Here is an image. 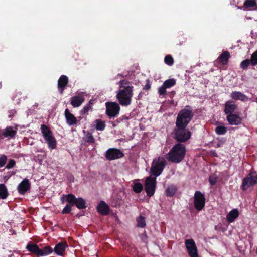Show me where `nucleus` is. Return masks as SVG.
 <instances>
[{
	"label": "nucleus",
	"mask_w": 257,
	"mask_h": 257,
	"mask_svg": "<svg viewBox=\"0 0 257 257\" xmlns=\"http://www.w3.org/2000/svg\"><path fill=\"white\" fill-rule=\"evenodd\" d=\"M185 153L186 149L185 145L178 143L168 153L166 158L169 162L179 163L184 159Z\"/></svg>",
	"instance_id": "f257e3e1"
},
{
	"label": "nucleus",
	"mask_w": 257,
	"mask_h": 257,
	"mask_svg": "<svg viewBox=\"0 0 257 257\" xmlns=\"http://www.w3.org/2000/svg\"><path fill=\"white\" fill-rule=\"evenodd\" d=\"M133 87L127 86L119 90L116 95V98L119 104L124 106L131 104L133 96Z\"/></svg>",
	"instance_id": "f03ea898"
},
{
	"label": "nucleus",
	"mask_w": 257,
	"mask_h": 257,
	"mask_svg": "<svg viewBox=\"0 0 257 257\" xmlns=\"http://www.w3.org/2000/svg\"><path fill=\"white\" fill-rule=\"evenodd\" d=\"M173 132V137L178 143H183L188 141L191 137V132L186 129V126L176 125Z\"/></svg>",
	"instance_id": "7ed1b4c3"
},
{
	"label": "nucleus",
	"mask_w": 257,
	"mask_h": 257,
	"mask_svg": "<svg viewBox=\"0 0 257 257\" xmlns=\"http://www.w3.org/2000/svg\"><path fill=\"white\" fill-rule=\"evenodd\" d=\"M193 116V114L191 109H188L185 108L181 110L176 118V125L187 127L192 120Z\"/></svg>",
	"instance_id": "20e7f679"
},
{
	"label": "nucleus",
	"mask_w": 257,
	"mask_h": 257,
	"mask_svg": "<svg viewBox=\"0 0 257 257\" xmlns=\"http://www.w3.org/2000/svg\"><path fill=\"white\" fill-rule=\"evenodd\" d=\"M66 198V201L70 203L71 205L76 206L79 209H85L86 206V202L84 199L82 197L76 198L72 193L67 195H63L61 199L63 202V199Z\"/></svg>",
	"instance_id": "39448f33"
},
{
	"label": "nucleus",
	"mask_w": 257,
	"mask_h": 257,
	"mask_svg": "<svg viewBox=\"0 0 257 257\" xmlns=\"http://www.w3.org/2000/svg\"><path fill=\"white\" fill-rule=\"evenodd\" d=\"M166 165V161L164 158H155L152 163L151 173L155 177L159 176L162 173Z\"/></svg>",
	"instance_id": "423d86ee"
},
{
	"label": "nucleus",
	"mask_w": 257,
	"mask_h": 257,
	"mask_svg": "<svg viewBox=\"0 0 257 257\" xmlns=\"http://www.w3.org/2000/svg\"><path fill=\"white\" fill-rule=\"evenodd\" d=\"M257 184V175L255 171L250 172L242 180L241 187L243 191H246L249 187Z\"/></svg>",
	"instance_id": "0eeeda50"
},
{
	"label": "nucleus",
	"mask_w": 257,
	"mask_h": 257,
	"mask_svg": "<svg viewBox=\"0 0 257 257\" xmlns=\"http://www.w3.org/2000/svg\"><path fill=\"white\" fill-rule=\"evenodd\" d=\"M106 114L109 117H116L120 111V107L115 102H106L105 103Z\"/></svg>",
	"instance_id": "6e6552de"
},
{
	"label": "nucleus",
	"mask_w": 257,
	"mask_h": 257,
	"mask_svg": "<svg viewBox=\"0 0 257 257\" xmlns=\"http://www.w3.org/2000/svg\"><path fill=\"white\" fill-rule=\"evenodd\" d=\"M156 183V177L149 176L146 178L145 183V190L148 196L150 197L154 194Z\"/></svg>",
	"instance_id": "1a4fd4ad"
},
{
	"label": "nucleus",
	"mask_w": 257,
	"mask_h": 257,
	"mask_svg": "<svg viewBox=\"0 0 257 257\" xmlns=\"http://www.w3.org/2000/svg\"><path fill=\"white\" fill-rule=\"evenodd\" d=\"M205 204V198L204 195L200 191H196L194 196V205L198 211L203 209Z\"/></svg>",
	"instance_id": "9d476101"
},
{
	"label": "nucleus",
	"mask_w": 257,
	"mask_h": 257,
	"mask_svg": "<svg viewBox=\"0 0 257 257\" xmlns=\"http://www.w3.org/2000/svg\"><path fill=\"white\" fill-rule=\"evenodd\" d=\"M124 155V153L120 149L111 148L106 151L105 156L107 160L111 161L122 158Z\"/></svg>",
	"instance_id": "9b49d317"
},
{
	"label": "nucleus",
	"mask_w": 257,
	"mask_h": 257,
	"mask_svg": "<svg viewBox=\"0 0 257 257\" xmlns=\"http://www.w3.org/2000/svg\"><path fill=\"white\" fill-rule=\"evenodd\" d=\"M185 244L190 257H198L197 246L193 239H186Z\"/></svg>",
	"instance_id": "f8f14e48"
},
{
	"label": "nucleus",
	"mask_w": 257,
	"mask_h": 257,
	"mask_svg": "<svg viewBox=\"0 0 257 257\" xmlns=\"http://www.w3.org/2000/svg\"><path fill=\"white\" fill-rule=\"evenodd\" d=\"M17 132V127L7 126L6 128L0 131V141L5 138H7L9 139L14 138Z\"/></svg>",
	"instance_id": "ddd939ff"
},
{
	"label": "nucleus",
	"mask_w": 257,
	"mask_h": 257,
	"mask_svg": "<svg viewBox=\"0 0 257 257\" xmlns=\"http://www.w3.org/2000/svg\"><path fill=\"white\" fill-rule=\"evenodd\" d=\"M30 182L29 179L25 178L18 185L17 191L20 195H24L30 191Z\"/></svg>",
	"instance_id": "4468645a"
},
{
	"label": "nucleus",
	"mask_w": 257,
	"mask_h": 257,
	"mask_svg": "<svg viewBox=\"0 0 257 257\" xmlns=\"http://www.w3.org/2000/svg\"><path fill=\"white\" fill-rule=\"evenodd\" d=\"M237 108V105L234 101L229 100L225 104L224 112L227 115L233 114Z\"/></svg>",
	"instance_id": "2eb2a0df"
},
{
	"label": "nucleus",
	"mask_w": 257,
	"mask_h": 257,
	"mask_svg": "<svg viewBox=\"0 0 257 257\" xmlns=\"http://www.w3.org/2000/svg\"><path fill=\"white\" fill-rule=\"evenodd\" d=\"M226 119L231 125H238L242 122V118L236 114H231L227 115Z\"/></svg>",
	"instance_id": "dca6fc26"
},
{
	"label": "nucleus",
	"mask_w": 257,
	"mask_h": 257,
	"mask_svg": "<svg viewBox=\"0 0 257 257\" xmlns=\"http://www.w3.org/2000/svg\"><path fill=\"white\" fill-rule=\"evenodd\" d=\"M64 115L66 119V123L69 126L74 125L77 123L76 117L70 112L68 108L65 110Z\"/></svg>",
	"instance_id": "f3484780"
},
{
	"label": "nucleus",
	"mask_w": 257,
	"mask_h": 257,
	"mask_svg": "<svg viewBox=\"0 0 257 257\" xmlns=\"http://www.w3.org/2000/svg\"><path fill=\"white\" fill-rule=\"evenodd\" d=\"M26 248L29 252H31L37 256H41V249L39 247L37 244L32 242H29Z\"/></svg>",
	"instance_id": "a211bd4d"
},
{
	"label": "nucleus",
	"mask_w": 257,
	"mask_h": 257,
	"mask_svg": "<svg viewBox=\"0 0 257 257\" xmlns=\"http://www.w3.org/2000/svg\"><path fill=\"white\" fill-rule=\"evenodd\" d=\"M68 246L66 242H61L55 245L53 250L57 255L62 256Z\"/></svg>",
	"instance_id": "6ab92c4d"
},
{
	"label": "nucleus",
	"mask_w": 257,
	"mask_h": 257,
	"mask_svg": "<svg viewBox=\"0 0 257 257\" xmlns=\"http://www.w3.org/2000/svg\"><path fill=\"white\" fill-rule=\"evenodd\" d=\"M97 210L102 215H107L110 212L109 207L104 201L100 202L97 207Z\"/></svg>",
	"instance_id": "aec40b11"
},
{
	"label": "nucleus",
	"mask_w": 257,
	"mask_h": 257,
	"mask_svg": "<svg viewBox=\"0 0 257 257\" xmlns=\"http://www.w3.org/2000/svg\"><path fill=\"white\" fill-rule=\"evenodd\" d=\"M69 82V79L67 76L61 75L58 80V88L60 90V93H62L66 86Z\"/></svg>",
	"instance_id": "412c9836"
},
{
	"label": "nucleus",
	"mask_w": 257,
	"mask_h": 257,
	"mask_svg": "<svg viewBox=\"0 0 257 257\" xmlns=\"http://www.w3.org/2000/svg\"><path fill=\"white\" fill-rule=\"evenodd\" d=\"M230 97L235 100H240L242 102L247 101L248 99L247 96L239 91L232 92L230 94Z\"/></svg>",
	"instance_id": "4be33fe9"
},
{
	"label": "nucleus",
	"mask_w": 257,
	"mask_h": 257,
	"mask_svg": "<svg viewBox=\"0 0 257 257\" xmlns=\"http://www.w3.org/2000/svg\"><path fill=\"white\" fill-rule=\"evenodd\" d=\"M83 96L75 95L71 98V104L74 107L80 106L84 101Z\"/></svg>",
	"instance_id": "5701e85b"
},
{
	"label": "nucleus",
	"mask_w": 257,
	"mask_h": 257,
	"mask_svg": "<svg viewBox=\"0 0 257 257\" xmlns=\"http://www.w3.org/2000/svg\"><path fill=\"white\" fill-rule=\"evenodd\" d=\"M230 57V53L227 51H224L219 56L218 59L220 64L225 65H226L228 62V60Z\"/></svg>",
	"instance_id": "b1692460"
},
{
	"label": "nucleus",
	"mask_w": 257,
	"mask_h": 257,
	"mask_svg": "<svg viewBox=\"0 0 257 257\" xmlns=\"http://www.w3.org/2000/svg\"><path fill=\"white\" fill-rule=\"evenodd\" d=\"M83 144L87 146L86 143L93 145L95 143V140L92 134L90 132H87L82 138Z\"/></svg>",
	"instance_id": "393cba45"
},
{
	"label": "nucleus",
	"mask_w": 257,
	"mask_h": 257,
	"mask_svg": "<svg viewBox=\"0 0 257 257\" xmlns=\"http://www.w3.org/2000/svg\"><path fill=\"white\" fill-rule=\"evenodd\" d=\"M40 129L44 140L53 136L52 131L46 125L41 124Z\"/></svg>",
	"instance_id": "a878e982"
},
{
	"label": "nucleus",
	"mask_w": 257,
	"mask_h": 257,
	"mask_svg": "<svg viewBox=\"0 0 257 257\" xmlns=\"http://www.w3.org/2000/svg\"><path fill=\"white\" fill-rule=\"evenodd\" d=\"M239 214L238 210L237 209H233L227 215L226 219L229 222H233L235 219L238 217Z\"/></svg>",
	"instance_id": "bb28decb"
},
{
	"label": "nucleus",
	"mask_w": 257,
	"mask_h": 257,
	"mask_svg": "<svg viewBox=\"0 0 257 257\" xmlns=\"http://www.w3.org/2000/svg\"><path fill=\"white\" fill-rule=\"evenodd\" d=\"M45 141L48 144L49 148L54 149L56 147L57 141L54 136L45 139Z\"/></svg>",
	"instance_id": "cd10ccee"
},
{
	"label": "nucleus",
	"mask_w": 257,
	"mask_h": 257,
	"mask_svg": "<svg viewBox=\"0 0 257 257\" xmlns=\"http://www.w3.org/2000/svg\"><path fill=\"white\" fill-rule=\"evenodd\" d=\"M9 195L6 186L4 184H0V199H6Z\"/></svg>",
	"instance_id": "c85d7f7f"
},
{
	"label": "nucleus",
	"mask_w": 257,
	"mask_h": 257,
	"mask_svg": "<svg viewBox=\"0 0 257 257\" xmlns=\"http://www.w3.org/2000/svg\"><path fill=\"white\" fill-rule=\"evenodd\" d=\"M136 221H137V225L136 226L137 227L139 228H145L146 223V220H145V217L143 216L142 215H139L137 218H136Z\"/></svg>",
	"instance_id": "c756f323"
},
{
	"label": "nucleus",
	"mask_w": 257,
	"mask_h": 257,
	"mask_svg": "<svg viewBox=\"0 0 257 257\" xmlns=\"http://www.w3.org/2000/svg\"><path fill=\"white\" fill-rule=\"evenodd\" d=\"M177 188L174 185L169 186L166 190V195L168 197H172L175 194Z\"/></svg>",
	"instance_id": "7c9ffc66"
},
{
	"label": "nucleus",
	"mask_w": 257,
	"mask_h": 257,
	"mask_svg": "<svg viewBox=\"0 0 257 257\" xmlns=\"http://www.w3.org/2000/svg\"><path fill=\"white\" fill-rule=\"evenodd\" d=\"M96 129L98 131H103L106 126L104 121L101 119H96L95 120Z\"/></svg>",
	"instance_id": "2f4dec72"
},
{
	"label": "nucleus",
	"mask_w": 257,
	"mask_h": 257,
	"mask_svg": "<svg viewBox=\"0 0 257 257\" xmlns=\"http://www.w3.org/2000/svg\"><path fill=\"white\" fill-rule=\"evenodd\" d=\"M176 84V80L174 79H169L164 81L163 85L166 88H169Z\"/></svg>",
	"instance_id": "473e14b6"
},
{
	"label": "nucleus",
	"mask_w": 257,
	"mask_h": 257,
	"mask_svg": "<svg viewBox=\"0 0 257 257\" xmlns=\"http://www.w3.org/2000/svg\"><path fill=\"white\" fill-rule=\"evenodd\" d=\"M53 249L50 246H46L41 249V256L47 255L53 251Z\"/></svg>",
	"instance_id": "72a5a7b5"
},
{
	"label": "nucleus",
	"mask_w": 257,
	"mask_h": 257,
	"mask_svg": "<svg viewBox=\"0 0 257 257\" xmlns=\"http://www.w3.org/2000/svg\"><path fill=\"white\" fill-rule=\"evenodd\" d=\"M227 130L224 126L219 125L216 127L215 132L217 135H224L226 133Z\"/></svg>",
	"instance_id": "f704fd0d"
},
{
	"label": "nucleus",
	"mask_w": 257,
	"mask_h": 257,
	"mask_svg": "<svg viewBox=\"0 0 257 257\" xmlns=\"http://www.w3.org/2000/svg\"><path fill=\"white\" fill-rule=\"evenodd\" d=\"M256 5V0H246L243 4L244 8H252Z\"/></svg>",
	"instance_id": "c9c22d12"
},
{
	"label": "nucleus",
	"mask_w": 257,
	"mask_h": 257,
	"mask_svg": "<svg viewBox=\"0 0 257 257\" xmlns=\"http://www.w3.org/2000/svg\"><path fill=\"white\" fill-rule=\"evenodd\" d=\"M250 65L255 66L257 65V50L251 56Z\"/></svg>",
	"instance_id": "e433bc0d"
},
{
	"label": "nucleus",
	"mask_w": 257,
	"mask_h": 257,
	"mask_svg": "<svg viewBox=\"0 0 257 257\" xmlns=\"http://www.w3.org/2000/svg\"><path fill=\"white\" fill-rule=\"evenodd\" d=\"M164 62L169 66H172L174 61L173 57L171 55H167L164 58Z\"/></svg>",
	"instance_id": "4c0bfd02"
},
{
	"label": "nucleus",
	"mask_w": 257,
	"mask_h": 257,
	"mask_svg": "<svg viewBox=\"0 0 257 257\" xmlns=\"http://www.w3.org/2000/svg\"><path fill=\"white\" fill-rule=\"evenodd\" d=\"M133 187L134 191L137 193H140L143 189V186L140 183H135Z\"/></svg>",
	"instance_id": "58836bf2"
},
{
	"label": "nucleus",
	"mask_w": 257,
	"mask_h": 257,
	"mask_svg": "<svg viewBox=\"0 0 257 257\" xmlns=\"http://www.w3.org/2000/svg\"><path fill=\"white\" fill-rule=\"evenodd\" d=\"M92 103L91 102V100H90L88 104L85 105L83 108L80 111V114L81 115H84L87 113L88 111L92 108Z\"/></svg>",
	"instance_id": "ea45409f"
},
{
	"label": "nucleus",
	"mask_w": 257,
	"mask_h": 257,
	"mask_svg": "<svg viewBox=\"0 0 257 257\" xmlns=\"http://www.w3.org/2000/svg\"><path fill=\"white\" fill-rule=\"evenodd\" d=\"M72 206H73V205H71L70 203H68V204H67L62 210V213L63 214H66L70 213L72 210Z\"/></svg>",
	"instance_id": "a19ab883"
},
{
	"label": "nucleus",
	"mask_w": 257,
	"mask_h": 257,
	"mask_svg": "<svg viewBox=\"0 0 257 257\" xmlns=\"http://www.w3.org/2000/svg\"><path fill=\"white\" fill-rule=\"evenodd\" d=\"M250 64V59H246L242 61L240 63V67L243 70L247 68L248 66Z\"/></svg>",
	"instance_id": "79ce46f5"
},
{
	"label": "nucleus",
	"mask_w": 257,
	"mask_h": 257,
	"mask_svg": "<svg viewBox=\"0 0 257 257\" xmlns=\"http://www.w3.org/2000/svg\"><path fill=\"white\" fill-rule=\"evenodd\" d=\"M16 164V161L14 159H10L8 164L6 166V168L8 169L13 168Z\"/></svg>",
	"instance_id": "37998d69"
},
{
	"label": "nucleus",
	"mask_w": 257,
	"mask_h": 257,
	"mask_svg": "<svg viewBox=\"0 0 257 257\" xmlns=\"http://www.w3.org/2000/svg\"><path fill=\"white\" fill-rule=\"evenodd\" d=\"M7 160V157L5 155H2L0 156V167L4 166Z\"/></svg>",
	"instance_id": "c03bdc74"
},
{
	"label": "nucleus",
	"mask_w": 257,
	"mask_h": 257,
	"mask_svg": "<svg viewBox=\"0 0 257 257\" xmlns=\"http://www.w3.org/2000/svg\"><path fill=\"white\" fill-rule=\"evenodd\" d=\"M166 88L163 85L161 87L159 88L158 93L160 96L164 95L166 93Z\"/></svg>",
	"instance_id": "a18cd8bd"
},
{
	"label": "nucleus",
	"mask_w": 257,
	"mask_h": 257,
	"mask_svg": "<svg viewBox=\"0 0 257 257\" xmlns=\"http://www.w3.org/2000/svg\"><path fill=\"white\" fill-rule=\"evenodd\" d=\"M119 83L120 87L123 88L124 87H126L127 86H126V85H128L129 84L130 82L124 79V80L120 81Z\"/></svg>",
	"instance_id": "49530a36"
},
{
	"label": "nucleus",
	"mask_w": 257,
	"mask_h": 257,
	"mask_svg": "<svg viewBox=\"0 0 257 257\" xmlns=\"http://www.w3.org/2000/svg\"><path fill=\"white\" fill-rule=\"evenodd\" d=\"M217 181V179L216 177H210L209 178V182L211 185H214L216 184Z\"/></svg>",
	"instance_id": "de8ad7c7"
},
{
	"label": "nucleus",
	"mask_w": 257,
	"mask_h": 257,
	"mask_svg": "<svg viewBox=\"0 0 257 257\" xmlns=\"http://www.w3.org/2000/svg\"><path fill=\"white\" fill-rule=\"evenodd\" d=\"M143 89L146 91H148L151 89V85L150 84V82H149V80H147L146 84L145 85Z\"/></svg>",
	"instance_id": "09e8293b"
},
{
	"label": "nucleus",
	"mask_w": 257,
	"mask_h": 257,
	"mask_svg": "<svg viewBox=\"0 0 257 257\" xmlns=\"http://www.w3.org/2000/svg\"><path fill=\"white\" fill-rule=\"evenodd\" d=\"M15 112H16V111L14 110H11L9 111L8 117L9 118H11L14 116Z\"/></svg>",
	"instance_id": "8fccbe9b"
},
{
	"label": "nucleus",
	"mask_w": 257,
	"mask_h": 257,
	"mask_svg": "<svg viewBox=\"0 0 257 257\" xmlns=\"http://www.w3.org/2000/svg\"><path fill=\"white\" fill-rule=\"evenodd\" d=\"M217 147H220V145L219 144H218L217 145Z\"/></svg>",
	"instance_id": "3c124183"
},
{
	"label": "nucleus",
	"mask_w": 257,
	"mask_h": 257,
	"mask_svg": "<svg viewBox=\"0 0 257 257\" xmlns=\"http://www.w3.org/2000/svg\"><path fill=\"white\" fill-rule=\"evenodd\" d=\"M187 107H190L189 106H186V108Z\"/></svg>",
	"instance_id": "603ef678"
}]
</instances>
